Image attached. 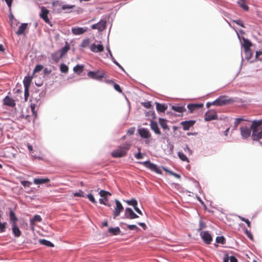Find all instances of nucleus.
<instances>
[{"label": "nucleus", "instance_id": "obj_33", "mask_svg": "<svg viewBox=\"0 0 262 262\" xmlns=\"http://www.w3.org/2000/svg\"><path fill=\"white\" fill-rule=\"evenodd\" d=\"M238 4L244 10L248 11L249 10V7L246 5L245 0H239L238 1Z\"/></svg>", "mask_w": 262, "mask_h": 262}, {"label": "nucleus", "instance_id": "obj_46", "mask_svg": "<svg viewBox=\"0 0 262 262\" xmlns=\"http://www.w3.org/2000/svg\"><path fill=\"white\" fill-rule=\"evenodd\" d=\"M238 217L239 218V219L241 221L245 222L247 224L248 227L250 228L251 227V223H250V221H249V220H248L243 216H238Z\"/></svg>", "mask_w": 262, "mask_h": 262}, {"label": "nucleus", "instance_id": "obj_42", "mask_svg": "<svg viewBox=\"0 0 262 262\" xmlns=\"http://www.w3.org/2000/svg\"><path fill=\"white\" fill-rule=\"evenodd\" d=\"M42 220L41 217L39 215H35L34 216L33 219L31 220V222L32 223L33 222H40Z\"/></svg>", "mask_w": 262, "mask_h": 262}, {"label": "nucleus", "instance_id": "obj_21", "mask_svg": "<svg viewBox=\"0 0 262 262\" xmlns=\"http://www.w3.org/2000/svg\"><path fill=\"white\" fill-rule=\"evenodd\" d=\"M33 79L32 76H26L23 80L25 88L30 89V86Z\"/></svg>", "mask_w": 262, "mask_h": 262}, {"label": "nucleus", "instance_id": "obj_41", "mask_svg": "<svg viewBox=\"0 0 262 262\" xmlns=\"http://www.w3.org/2000/svg\"><path fill=\"white\" fill-rule=\"evenodd\" d=\"M43 67L42 65L38 64L36 65L33 70V75H34L36 73H38L41 71L43 69Z\"/></svg>", "mask_w": 262, "mask_h": 262}, {"label": "nucleus", "instance_id": "obj_40", "mask_svg": "<svg viewBox=\"0 0 262 262\" xmlns=\"http://www.w3.org/2000/svg\"><path fill=\"white\" fill-rule=\"evenodd\" d=\"M178 156L179 158L183 161H186L189 162V161L186 156L182 152H178Z\"/></svg>", "mask_w": 262, "mask_h": 262}, {"label": "nucleus", "instance_id": "obj_48", "mask_svg": "<svg viewBox=\"0 0 262 262\" xmlns=\"http://www.w3.org/2000/svg\"><path fill=\"white\" fill-rule=\"evenodd\" d=\"M75 7V5H62L61 9L62 10H66V9H72Z\"/></svg>", "mask_w": 262, "mask_h": 262}, {"label": "nucleus", "instance_id": "obj_26", "mask_svg": "<svg viewBox=\"0 0 262 262\" xmlns=\"http://www.w3.org/2000/svg\"><path fill=\"white\" fill-rule=\"evenodd\" d=\"M203 104H190L187 105V108L189 109L191 113L193 112L196 109L199 107H202Z\"/></svg>", "mask_w": 262, "mask_h": 262}, {"label": "nucleus", "instance_id": "obj_19", "mask_svg": "<svg viewBox=\"0 0 262 262\" xmlns=\"http://www.w3.org/2000/svg\"><path fill=\"white\" fill-rule=\"evenodd\" d=\"M151 129L155 132V133L157 135H161V131L158 127V124L157 122L151 121L150 124Z\"/></svg>", "mask_w": 262, "mask_h": 262}, {"label": "nucleus", "instance_id": "obj_31", "mask_svg": "<svg viewBox=\"0 0 262 262\" xmlns=\"http://www.w3.org/2000/svg\"><path fill=\"white\" fill-rule=\"evenodd\" d=\"M159 124L160 126L164 129H167L169 130V128L167 125V121L165 119L160 118L159 120Z\"/></svg>", "mask_w": 262, "mask_h": 262}, {"label": "nucleus", "instance_id": "obj_20", "mask_svg": "<svg viewBox=\"0 0 262 262\" xmlns=\"http://www.w3.org/2000/svg\"><path fill=\"white\" fill-rule=\"evenodd\" d=\"M252 46V43L248 39L243 38V47L244 49V52L248 51Z\"/></svg>", "mask_w": 262, "mask_h": 262}, {"label": "nucleus", "instance_id": "obj_13", "mask_svg": "<svg viewBox=\"0 0 262 262\" xmlns=\"http://www.w3.org/2000/svg\"><path fill=\"white\" fill-rule=\"evenodd\" d=\"M125 216L126 219H134L138 217V216L134 213L130 208H127L125 210Z\"/></svg>", "mask_w": 262, "mask_h": 262}, {"label": "nucleus", "instance_id": "obj_17", "mask_svg": "<svg viewBox=\"0 0 262 262\" xmlns=\"http://www.w3.org/2000/svg\"><path fill=\"white\" fill-rule=\"evenodd\" d=\"M52 5L53 7V10L54 12L56 13L61 12V10H62V5L59 1H56L53 2L52 3Z\"/></svg>", "mask_w": 262, "mask_h": 262}, {"label": "nucleus", "instance_id": "obj_36", "mask_svg": "<svg viewBox=\"0 0 262 262\" xmlns=\"http://www.w3.org/2000/svg\"><path fill=\"white\" fill-rule=\"evenodd\" d=\"M39 243H40V244L45 245V246H47L48 247H54L53 244H52L51 242L48 241L45 239H40L39 241Z\"/></svg>", "mask_w": 262, "mask_h": 262}, {"label": "nucleus", "instance_id": "obj_3", "mask_svg": "<svg viewBox=\"0 0 262 262\" xmlns=\"http://www.w3.org/2000/svg\"><path fill=\"white\" fill-rule=\"evenodd\" d=\"M230 100L227 99L226 96H221L217 99L211 102L213 105L222 106L229 103Z\"/></svg>", "mask_w": 262, "mask_h": 262}, {"label": "nucleus", "instance_id": "obj_6", "mask_svg": "<svg viewBox=\"0 0 262 262\" xmlns=\"http://www.w3.org/2000/svg\"><path fill=\"white\" fill-rule=\"evenodd\" d=\"M116 207L113 211L114 218L115 219L118 216L120 213L123 210L124 208L121 203L118 200H115Z\"/></svg>", "mask_w": 262, "mask_h": 262}, {"label": "nucleus", "instance_id": "obj_54", "mask_svg": "<svg viewBox=\"0 0 262 262\" xmlns=\"http://www.w3.org/2000/svg\"><path fill=\"white\" fill-rule=\"evenodd\" d=\"M21 184L24 187H29L31 184V183L28 181H21Z\"/></svg>", "mask_w": 262, "mask_h": 262}, {"label": "nucleus", "instance_id": "obj_30", "mask_svg": "<svg viewBox=\"0 0 262 262\" xmlns=\"http://www.w3.org/2000/svg\"><path fill=\"white\" fill-rule=\"evenodd\" d=\"M83 66L78 64L74 67L73 71L75 73L80 75L83 71Z\"/></svg>", "mask_w": 262, "mask_h": 262}, {"label": "nucleus", "instance_id": "obj_64", "mask_svg": "<svg viewBox=\"0 0 262 262\" xmlns=\"http://www.w3.org/2000/svg\"><path fill=\"white\" fill-rule=\"evenodd\" d=\"M230 262H237L236 258L233 256L229 257Z\"/></svg>", "mask_w": 262, "mask_h": 262}, {"label": "nucleus", "instance_id": "obj_14", "mask_svg": "<svg viewBox=\"0 0 262 262\" xmlns=\"http://www.w3.org/2000/svg\"><path fill=\"white\" fill-rule=\"evenodd\" d=\"M90 50L95 53L101 52L103 51L104 47L101 44L96 45L95 43H93L91 46Z\"/></svg>", "mask_w": 262, "mask_h": 262}, {"label": "nucleus", "instance_id": "obj_9", "mask_svg": "<svg viewBox=\"0 0 262 262\" xmlns=\"http://www.w3.org/2000/svg\"><path fill=\"white\" fill-rule=\"evenodd\" d=\"M140 136L143 139H148L151 137V134L147 128H141L138 129Z\"/></svg>", "mask_w": 262, "mask_h": 262}, {"label": "nucleus", "instance_id": "obj_52", "mask_svg": "<svg viewBox=\"0 0 262 262\" xmlns=\"http://www.w3.org/2000/svg\"><path fill=\"white\" fill-rule=\"evenodd\" d=\"M141 104L144 107H145L147 108H149L151 106V102L150 101L142 102Z\"/></svg>", "mask_w": 262, "mask_h": 262}, {"label": "nucleus", "instance_id": "obj_37", "mask_svg": "<svg viewBox=\"0 0 262 262\" xmlns=\"http://www.w3.org/2000/svg\"><path fill=\"white\" fill-rule=\"evenodd\" d=\"M69 49H70L69 46L66 45V46H64V47L61 48V49L60 50L58 51V52H59L60 55L63 57V55L68 52V51L69 50Z\"/></svg>", "mask_w": 262, "mask_h": 262}, {"label": "nucleus", "instance_id": "obj_16", "mask_svg": "<svg viewBox=\"0 0 262 262\" xmlns=\"http://www.w3.org/2000/svg\"><path fill=\"white\" fill-rule=\"evenodd\" d=\"M195 122V121L193 120L183 121L181 122V125L183 126L184 130H187L194 124Z\"/></svg>", "mask_w": 262, "mask_h": 262}, {"label": "nucleus", "instance_id": "obj_50", "mask_svg": "<svg viewBox=\"0 0 262 262\" xmlns=\"http://www.w3.org/2000/svg\"><path fill=\"white\" fill-rule=\"evenodd\" d=\"M138 150H139V152L135 155V157L137 159H141L143 158V156L140 152V150H141L140 148H138Z\"/></svg>", "mask_w": 262, "mask_h": 262}, {"label": "nucleus", "instance_id": "obj_57", "mask_svg": "<svg viewBox=\"0 0 262 262\" xmlns=\"http://www.w3.org/2000/svg\"><path fill=\"white\" fill-rule=\"evenodd\" d=\"M246 54V58L248 59H250L251 57L252 53L251 51V49L249 50L247 52H245Z\"/></svg>", "mask_w": 262, "mask_h": 262}, {"label": "nucleus", "instance_id": "obj_18", "mask_svg": "<svg viewBox=\"0 0 262 262\" xmlns=\"http://www.w3.org/2000/svg\"><path fill=\"white\" fill-rule=\"evenodd\" d=\"M4 104L6 105L11 106V107H14L15 106V102L14 100L9 97V96H6L4 99Z\"/></svg>", "mask_w": 262, "mask_h": 262}, {"label": "nucleus", "instance_id": "obj_27", "mask_svg": "<svg viewBox=\"0 0 262 262\" xmlns=\"http://www.w3.org/2000/svg\"><path fill=\"white\" fill-rule=\"evenodd\" d=\"M156 108L157 111L159 112H164L167 108V107L166 105L163 104H161L158 102H156Z\"/></svg>", "mask_w": 262, "mask_h": 262}, {"label": "nucleus", "instance_id": "obj_59", "mask_svg": "<svg viewBox=\"0 0 262 262\" xmlns=\"http://www.w3.org/2000/svg\"><path fill=\"white\" fill-rule=\"evenodd\" d=\"M185 151L188 152L189 155H191L192 154V151L190 149L188 145H186L185 147L184 148Z\"/></svg>", "mask_w": 262, "mask_h": 262}, {"label": "nucleus", "instance_id": "obj_22", "mask_svg": "<svg viewBox=\"0 0 262 262\" xmlns=\"http://www.w3.org/2000/svg\"><path fill=\"white\" fill-rule=\"evenodd\" d=\"M12 232L15 237H19L21 235V231L17 227L16 224L12 223Z\"/></svg>", "mask_w": 262, "mask_h": 262}, {"label": "nucleus", "instance_id": "obj_15", "mask_svg": "<svg viewBox=\"0 0 262 262\" xmlns=\"http://www.w3.org/2000/svg\"><path fill=\"white\" fill-rule=\"evenodd\" d=\"M87 31V28L75 27L72 29V32L74 35H81Z\"/></svg>", "mask_w": 262, "mask_h": 262}, {"label": "nucleus", "instance_id": "obj_47", "mask_svg": "<svg viewBox=\"0 0 262 262\" xmlns=\"http://www.w3.org/2000/svg\"><path fill=\"white\" fill-rule=\"evenodd\" d=\"M90 43V41L89 39H86L83 40L82 43H81L80 46L82 48H85L87 47Z\"/></svg>", "mask_w": 262, "mask_h": 262}, {"label": "nucleus", "instance_id": "obj_7", "mask_svg": "<svg viewBox=\"0 0 262 262\" xmlns=\"http://www.w3.org/2000/svg\"><path fill=\"white\" fill-rule=\"evenodd\" d=\"M49 13V11L45 7H42L41 8V13L40 14V17L47 24L52 26V24L50 21L48 15Z\"/></svg>", "mask_w": 262, "mask_h": 262}, {"label": "nucleus", "instance_id": "obj_12", "mask_svg": "<svg viewBox=\"0 0 262 262\" xmlns=\"http://www.w3.org/2000/svg\"><path fill=\"white\" fill-rule=\"evenodd\" d=\"M241 133L243 138H248L251 135V128H248L246 126L242 127L240 128Z\"/></svg>", "mask_w": 262, "mask_h": 262}, {"label": "nucleus", "instance_id": "obj_44", "mask_svg": "<svg viewBox=\"0 0 262 262\" xmlns=\"http://www.w3.org/2000/svg\"><path fill=\"white\" fill-rule=\"evenodd\" d=\"M127 227L129 230H136L137 231H138L140 230V228H138L136 225H128L127 226Z\"/></svg>", "mask_w": 262, "mask_h": 262}, {"label": "nucleus", "instance_id": "obj_56", "mask_svg": "<svg viewBox=\"0 0 262 262\" xmlns=\"http://www.w3.org/2000/svg\"><path fill=\"white\" fill-rule=\"evenodd\" d=\"M244 119L242 118H237L235 119V121L234 122V125L235 127H236L238 124L243 121H244Z\"/></svg>", "mask_w": 262, "mask_h": 262}, {"label": "nucleus", "instance_id": "obj_24", "mask_svg": "<svg viewBox=\"0 0 262 262\" xmlns=\"http://www.w3.org/2000/svg\"><path fill=\"white\" fill-rule=\"evenodd\" d=\"M28 26V24H22L19 27L18 30L16 32L17 35H21L24 34Z\"/></svg>", "mask_w": 262, "mask_h": 262}, {"label": "nucleus", "instance_id": "obj_38", "mask_svg": "<svg viewBox=\"0 0 262 262\" xmlns=\"http://www.w3.org/2000/svg\"><path fill=\"white\" fill-rule=\"evenodd\" d=\"M10 219L12 222V223L15 224H16V222L18 220L15 213L12 210H11L10 212Z\"/></svg>", "mask_w": 262, "mask_h": 262}, {"label": "nucleus", "instance_id": "obj_25", "mask_svg": "<svg viewBox=\"0 0 262 262\" xmlns=\"http://www.w3.org/2000/svg\"><path fill=\"white\" fill-rule=\"evenodd\" d=\"M98 31H102L105 29L106 27V21L104 19H101L97 23Z\"/></svg>", "mask_w": 262, "mask_h": 262}, {"label": "nucleus", "instance_id": "obj_23", "mask_svg": "<svg viewBox=\"0 0 262 262\" xmlns=\"http://www.w3.org/2000/svg\"><path fill=\"white\" fill-rule=\"evenodd\" d=\"M34 183L35 184H42L48 183L50 180L48 178H35L34 179Z\"/></svg>", "mask_w": 262, "mask_h": 262}, {"label": "nucleus", "instance_id": "obj_29", "mask_svg": "<svg viewBox=\"0 0 262 262\" xmlns=\"http://www.w3.org/2000/svg\"><path fill=\"white\" fill-rule=\"evenodd\" d=\"M171 109L176 112L181 113L186 111V109L184 106L180 105H173L171 107Z\"/></svg>", "mask_w": 262, "mask_h": 262}, {"label": "nucleus", "instance_id": "obj_35", "mask_svg": "<svg viewBox=\"0 0 262 262\" xmlns=\"http://www.w3.org/2000/svg\"><path fill=\"white\" fill-rule=\"evenodd\" d=\"M126 202L128 205L133 206L134 209L137 207L138 202L135 199H132L130 200H127Z\"/></svg>", "mask_w": 262, "mask_h": 262}, {"label": "nucleus", "instance_id": "obj_60", "mask_svg": "<svg viewBox=\"0 0 262 262\" xmlns=\"http://www.w3.org/2000/svg\"><path fill=\"white\" fill-rule=\"evenodd\" d=\"M83 193H83V191H80L78 192H75L74 194V196H79V197H84Z\"/></svg>", "mask_w": 262, "mask_h": 262}, {"label": "nucleus", "instance_id": "obj_10", "mask_svg": "<svg viewBox=\"0 0 262 262\" xmlns=\"http://www.w3.org/2000/svg\"><path fill=\"white\" fill-rule=\"evenodd\" d=\"M217 118V116L216 113L213 110H209L205 114V120L206 121L216 119Z\"/></svg>", "mask_w": 262, "mask_h": 262}, {"label": "nucleus", "instance_id": "obj_45", "mask_svg": "<svg viewBox=\"0 0 262 262\" xmlns=\"http://www.w3.org/2000/svg\"><path fill=\"white\" fill-rule=\"evenodd\" d=\"M7 223L0 222V233L5 231Z\"/></svg>", "mask_w": 262, "mask_h": 262}, {"label": "nucleus", "instance_id": "obj_49", "mask_svg": "<svg viewBox=\"0 0 262 262\" xmlns=\"http://www.w3.org/2000/svg\"><path fill=\"white\" fill-rule=\"evenodd\" d=\"M87 197L91 202H92L94 204H96L97 203V202L96 201V200L92 194H88Z\"/></svg>", "mask_w": 262, "mask_h": 262}, {"label": "nucleus", "instance_id": "obj_43", "mask_svg": "<svg viewBox=\"0 0 262 262\" xmlns=\"http://www.w3.org/2000/svg\"><path fill=\"white\" fill-rule=\"evenodd\" d=\"M216 242L217 243L224 244L225 243V239L223 236H217Z\"/></svg>", "mask_w": 262, "mask_h": 262}, {"label": "nucleus", "instance_id": "obj_58", "mask_svg": "<svg viewBox=\"0 0 262 262\" xmlns=\"http://www.w3.org/2000/svg\"><path fill=\"white\" fill-rule=\"evenodd\" d=\"M114 88L118 92H119V93H121L122 92L120 86L118 84L114 83Z\"/></svg>", "mask_w": 262, "mask_h": 262}, {"label": "nucleus", "instance_id": "obj_1", "mask_svg": "<svg viewBox=\"0 0 262 262\" xmlns=\"http://www.w3.org/2000/svg\"><path fill=\"white\" fill-rule=\"evenodd\" d=\"M262 119L254 120L251 125L252 129V138L254 141H259L262 138Z\"/></svg>", "mask_w": 262, "mask_h": 262}, {"label": "nucleus", "instance_id": "obj_51", "mask_svg": "<svg viewBox=\"0 0 262 262\" xmlns=\"http://www.w3.org/2000/svg\"><path fill=\"white\" fill-rule=\"evenodd\" d=\"M24 96L25 101H27L29 96V89L25 88Z\"/></svg>", "mask_w": 262, "mask_h": 262}, {"label": "nucleus", "instance_id": "obj_39", "mask_svg": "<svg viewBox=\"0 0 262 262\" xmlns=\"http://www.w3.org/2000/svg\"><path fill=\"white\" fill-rule=\"evenodd\" d=\"M60 71L63 73H67L69 71V67L64 63H61L60 66Z\"/></svg>", "mask_w": 262, "mask_h": 262}, {"label": "nucleus", "instance_id": "obj_55", "mask_svg": "<svg viewBox=\"0 0 262 262\" xmlns=\"http://www.w3.org/2000/svg\"><path fill=\"white\" fill-rule=\"evenodd\" d=\"M205 227H206L205 223H204L203 221H200V223H199V230L200 231V230H203L204 228H205Z\"/></svg>", "mask_w": 262, "mask_h": 262}, {"label": "nucleus", "instance_id": "obj_28", "mask_svg": "<svg viewBox=\"0 0 262 262\" xmlns=\"http://www.w3.org/2000/svg\"><path fill=\"white\" fill-rule=\"evenodd\" d=\"M52 58L55 62H58L59 60L62 57V56L60 55V53L58 51H56L53 54H52Z\"/></svg>", "mask_w": 262, "mask_h": 262}, {"label": "nucleus", "instance_id": "obj_61", "mask_svg": "<svg viewBox=\"0 0 262 262\" xmlns=\"http://www.w3.org/2000/svg\"><path fill=\"white\" fill-rule=\"evenodd\" d=\"M234 22L237 25H238L243 28L245 27L242 21L239 19L234 20Z\"/></svg>", "mask_w": 262, "mask_h": 262}, {"label": "nucleus", "instance_id": "obj_63", "mask_svg": "<svg viewBox=\"0 0 262 262\" xmlns=\"http://www.w3.org/2000/svg\"><path fill=\"white\" fill-rule=\"evenodd\" d=\"M135 132V128H130L129 129H128L127 133L129 134V135H133Z\"/></svg>", "mask_w": 262, "mask_h": 262}, {"label": "nucleus", "instance_id": "obj_32", "mask_svg": "<svg viewBox=\"0 0 262 262\" xmlns=\"http://www.w3.org/2000/svg\"><path fill=\"white\" fill-rule=\"evenodd\" d=\"M108 232L113 235H118L120 233V229L119 227L110 228L108 229Z\"/></svg>", "mask_w": 262, "mask_h": 262}, {"label": "nucleus", "instance_id": "obj_34", "mask_svg": "<svg viewBox=\"0 0 262 262\" xmlns=\"http://www.w3.org/2000/svg\"><path fill=\"white\" fill-rule=\"evenodd\" d=\"M99 193L101 197L104 198L105 201H107V196L108 195H111V193L110 192L103 190H100Z\"/></svg>", "mask_w": 262, "mask_h": 262}, {"label": "nucleus", "instance_id": "obj_62", "mask_svg": "<svg viewBox=\"0 0 262 262\" xmlns=\"http://www.w3.org/2000/svg\"><path fill=\"white\" fill-rule=\"evenodd\" d=\"M168 171L169 172V173H170L171 175H172V176H174V177H176V178L179 179V178H180V177H180V176L179 174H177V173H174V172H172V171Z\"/></svg>", "mask_w": 262, "mask_h": 262}, {"label": "nucleus", "instance_id": "obj_11", "mask_svg": "<svg viewBox=\"0 0 262 262\" xmlns=\"http://www.w3.org/2000/svg\"><path fill=\"white\" fill-rule=\"evenodd\" d=\"M201 236L203 241L207 244H210L212 241V238L208 231L201 232Z\"/></svg>", "mask_w": 262, "mask_h": 262}, {"label": "nucleus", "instance_id": "obj_53", "mask_svg": "<svg viewBox=\"0 0 262 262\" xmlns=\"http://www.w3.org/2000/svg\"><path fill=\"white\" fill-rule=\"evenodd\" d=\"M245 234L247 235V236L251 240H253V236L250 231H249L248 230L246 229L245 231Z\"/></svg>", "mask_w": 262, "mask_h": 262}, {"label": "nucleus", "instance_id": "obj_4", "mask_svg": "<svg viewBox=\"0 0 262 262\" xmlns=\"http://www.w3.org/2000/svg\"><path fill=\"white\" fill-rule=\"evenodd\" d=\"M146 168L149 169L150 170L156 172L157 173L161 174V170L157 167V166L152 163H151L149 161L142 162L140 163Z\"/></svg>", "mask_w": 262, "mask_h": 262}, {"label": "nucleus", "instance_id": "obj_2", "mask_svg": "<svg viewBox=\"0 0 262 262\" xmlns=\"http://www.w3.org/2000/svg\"><path fill=\"white\" fill-rule=\"evenodd\" d=\"M130 144L125 143L119 146L111 152V156L115 158H122L125 157L130 149Z\"/></svg>", "mask_w": 262, "mask_h": 262}, {"label": "nucleus", "instance_id": "obj_5", "mask_svg": "<svg viewBox=\"0 0 262 262\" xmlns=\"http://www.w3.org/2000/svg\"><path fill=\"white\" fill-rule=\"evenodd\" d=\"M30 102V107L31 109V111L34 117L36 118L37 117V111L35 110V108L36 107H38L40 106V101L39 99H37L36 98H35L34 99H31Z\"/></svg>", "mask_w": 262, "mask_h": 262}, {"label": "nucleus", "instance_id": "obj_8", "mask_svg": "<svg viewBox=\"0 0 262 262\" xmlns=\"http://www.w3.org/2000/svg\"><path fill=\"white\" fill-rule=\"evenodd\" d=\"M88 76L92 79L99 80L104 77V73L103 71L100 72L99 71L96 72L90 71L88 73Z\"/></svg>", "mask_w": 262, "mask_h": 262}]
</instances>
